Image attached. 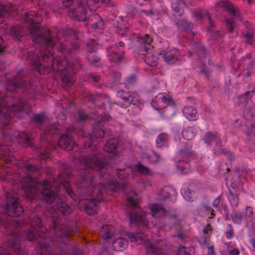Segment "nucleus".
Masks as SVG:
<instances>
[{"mask_svg":"<svg viewBox=\"0 0 255 255\" xmlns=\"http://www.w3.org/2000/svg\"><path fill=\"white\" fill-rule=\"evenodd\" d=\"M27 100H34L40 95L38 78L33 76L26 70L12 71L0 76V157L7 164H12V171L6 170L0 177L3 190L0 195L4 196V191L11 193L38 178L39 168L32 164H21L15 160L11 147L15 140L23 147H31L36 150V153L41 160L50 159L51 152L57 143L66 150H73L75 142L71 135L65 133L59 136L61 128L58 124H47L44 112L31 118L32 122L38 127L40 145L33 141V136L26 132L15 131L12 134L7 131L15 117L20 118L29 115L32 111L31 105L24 101L19 94Z\"/></svg>","mask_w":255,"mask_h":255,"instance_id":"f257e3e1","label":"nucleus"},{"mask_svg":"<svg viewBox=\"0 0 255 255\" xmlns=\"http://www.w3.org/2000/svg\"><path fill=\"white\" fill-rule=\"evenodd\" d=\"M78 117L80 122L92 119L95 121L96 125L93 127L92 134H86L81 122H78L79 128L73 129V133H77L79 142L83 144V148H79L75 143L74 150L77 152L74 155L73 161L74 166L82 168L85 170L92 172L101 176L107 174V178L115 181H126L127 180L135 179L136 175L139 179L136 182L142 186L141 191L144 188L151 185L152 173L149 168L143 165L141 162L136 164L128 163L127 157L119 153L109 155L104 153L103 149L94 144L95 138L104 136L109 138L105 144L104 149L108 153L115 151L119 140L114 136L113 127L106 128L105 124H111V118L108 113L100 115L99 113L88 114L82 110L78 112Z\"/></svg>","mask_w":255,"mask_h":255,"instance_id":"f03ea898","label":"nucleus"},{"mask_svg":"<svg viewBox=\"0 0 255 255\" xmlns=\"http://www.w3.org/2000/svg\"><path fill=\"white\" fill-rule=\"evenodd\" d=\"M39 16L35 11L23 14V18L31 26L28 34L32 39L34 50H24L20 53L25 64L32 71L40 74L56 72L60 76L62 85L65 88L73 86L76 80V72L82 68L79 63V36L71 29L55 28L56 37L47 27L34 25Z\"/></svg>","mask_w":255,"mask_h":255,"instance_id":"7ed1b4c3","label":"nucleus"},{"mask_svg":"<svg viewBox=\"0 0 255 255\" xmlns=\"http://www.w3.org/2000/svg\"><path fill=\"white\" fill-rule=\"evenodd\" d=\"M69 14L74 20L86 22L87 32L92 33L96 39H90L84 46V50L90 54L102 48V42L108 41L107 36L103 33L105 23L103 19L97 13H91L85 5L83 0L78 2L77 6L69 10Z\"/></svg>","mask_w":255,"mask_h":255,"instance_id":"20e7f679","label":"nucleus"},{"mask_svg":"<svg viewBox=\"0 0 255 255\" xmlns=\"http://www.w3.org/2000/svg\"><path fill=\"white\" fill-rule=\"evenodd\" d=\"M127 236L131 242H134L137 245L148 244L149 249H147L146 255H168L161 253L160 250L154 245L148 241L146 235L140 232L126 233ZM176 255H191L187 251L184 246H180L178 249V252Z\"/></svg>","mask_w":255,"mask_h":255,"instance_id":"39448f33","label":"nucleus"},{"mask_svg":"<svg viewBox=\"0 0 255 255\" xmlns=\"http://www.w3.org/2000/svg\"><path fill=\"white\" fill-rule=\"evenodd\" d=\"M216 6L218 9L226 10L229 14L232 16L231 19H226L225 27L226 29L232 33V37H237L238 36V32L234 31V19L241 20L238 8L236 7L232 3L225 0L218 2L216 4Z\"/></svg>","mask_w":255,"mask_h":255,"instance_id":"423d86ee","label":"nucleus"},{"mask_svg":"<svg viewBox=\"0 0 255 255\" xmlns=\"http://www.w3.org/2000/svg\"><path fill=\"white\" fill-rule=\"evenodd\" d=\"M152 107L159 113L168 112L170 110L172 113H168V117H173L176 113V105L169 96L166 93L158 94L152 100Z\"/></svg>","mask_w":255,"mask_h":255,"instance_id":"0eeeda50","label":"nucleus"},{"mask_svg":"<svg viewBox=\"0 0 255 255\" xmlns=\"http://www.w3.org/2000/svg\"><path fill=\"white\" fill-rule=\"evenodd\" d=\"M151 38L150 36L145 34L144 37H141L139 39L140 43V52L143 55L144 62L151 67H154L157 65L158 58L152 53L153 46L151 45Z\"/></svg>","mask_w":255,"mask_h":255,"instance_id":"6e6552de","label":"nucleus"},{"mask_svg":"<svg viewBox=\"0 0 255 255\" xmlns=\"http://www.w3.org/2000/svg\"><path fill=\"white\" fill-rule=\"evenodd\" d=\"M193 155V152L189 148H185L180 150L175 156L174 160L176 167L182 173L187 174L192 170L188 160Z\"/></svg>","mask_w":255,"mask_h":255,"instance_id":"1a4fd4ad","label":"nucleus"},{"mask_svg":"<svg viewBox=\"0 0 255 255\" xmlns=\"http://www.w3.org/2000/svg\"><path fill=\"white\" fill-rule=\"evenodd\" d=\"M117 96L120 99L118 102V105L123 108L128 107L131 104L133 107L137 108L138 110L141 108V103L136 92L131 93L123 91H118Z\"/></svg>","mask_w":255,"mask_h":255,"instance_id":"9d476101","label":"nucleus"},{"mask_svg":"<svg viewBox=\"0 0 255 255\" xmlns=\"http://www.w3.org/2000/svg\"><path fill=\"white\" fill-rule=\"evenodd\" d=\"M193 17L196 19L197 21L206 19L209 22L211 29H209L211 36L216 39L217 41L220 42V39L222 38L223 35V30H215L213 29L214 26L212 20L209 15L208 12L205 9H199L197 10L193 14Z\"/></svg>","mask_w":255,"mask_h":255,"instance_id":"9b49d317","label":"nucleus"},{"mask_svg":"<svg viewBox=\"0 0 255 255\" xmlns=\"http://www.w3.org/2000/svg\"><path fill=\"white\" fill-rule=\"evenodd\" d=\"M204 142L212 150L218 153H223L222 143L219 134L215 132L207 131L203 137Z\"/></svg>","mask_w":255,"mask_h":255,"instance_id":"f8f14e48","label":"nucleus"},{"mask_svg":"<svg viewBox=\"0 0 255 255\" xmlns=\"http://www.w3.org/2000/svg\"><path fill=\"white\" fill-rule=\"evenodd\" d=\"M204 142L212 150L218 153H223L222 143L219 134L215 132L207 131L203 137Z\"/></svg>","mask_w":255,"mask_h":255,"instance_id":"ddd939ff","label":"nucleus"},{"mask_svg":"<svg viewBox=\"0 0 255 255\" xmlns=\"http://www.w3.org/2000/svg\"><path fill=\"white\" fill-rule=\"evenodd\" d=\"M124 43L121 41L107 48V56L111 62L118 63L124 56Z\"/></svg>","mask_w":255,"mask_h":255,"instance_id":"4468645a","label":"nucleus"},{"mask_svg":"<svg viewBox=\"0 0 255 255\" xmlns=\"http://www.w3.org/2000/svg\"><path fill=\"white\" fill-rule=\"evenodd\" d=\"M109 23L111 25L113 31L118 35L123 37L127 34L128 27L126 18L121 16L115 17L114 18L109 19Z\"/></svg>","mask_w":255,"mask_h":255,"instance_id":"2eb2a0df","label":"nucleus"},{"mask_svg":"<svg viewBox=\"0 0 255 255\" xmlns=\"http://www.w3.org/2000/svg\"><path fill=\"white\" fill-rule=\"evenodd\" d=\"M199 50L197 53L198 60L202 63L200 73L207 74L206 64L210 61V55L207 53L205 48L201 45L198 44Z\"/></svg>","mask_w":255,"mask_h":255,"instance_id":"dca6fc26","label":"nucleus"},{"mask_svg":"<svg viewBox=\"0 0 255 255\" xmlns=\"http://www.w3.org/2000/svg\"><path fill=\"white\" fill-rule=\"evenodd\" d=\"M162 57L166 63L170 65L176 64L181 59L180 51L176 48L165 52Z\"/></svg>","mask_w":255,"mask_h":255,"instance_id":"f3484780","label":"nucleus"},{"mask_svg":"<svg viewBox=\"0 0 255 255\" xmlns=\"http://www.w3.org/2000/svg\"><path fill=\"white\" fill-rule=\"evenodd\" d=\"M88 100L96 104L98 102L102 103V105L98 106V108L100 110H102L108 105L109 107L111 106V101L110 97L102 93H98L96 95L90 94Z\"/></svg>","mask_w":255,"mask_h":255,"instance_id":"a211bd4d","label":"nucleus"},{"mask_svg":"<svg viewBox=\"0 0 255 255\" xmlns=\"http://www.w3.org/2000/svg\"><path fill=\"white\" fill-rule=\"evenodd\" d=\"M176 191L170 186H165L157 195L155 198L159 201H162L167 198L173 200L176 195Z\"/></svg>","mask_w":255,"mask_h":255,"instance_id":"6ab92c4d","label":"nucleus"},{"mask_svg":"<svg viewBox=\"0 0 255 255\" xmlns=\"http://www.w3.org/2000/svg\"><path fill=\"white\" fill-rule=\"evenodd\" d=\"M140 157L142 162L147 163H156L160 159L159 155L150 149L143 152L140 155Z\"/></svg>","mask_w":255,"mask_h":255,"instance_id":"aec40b11","label":"nucleus"},{"mask_svg":"<svg viewBox=\"0 0 255 255\" xmlns=\"http://www.w3.org/2000/svg\"><path fill=\"white\" fill-rule=\"evenodd\" d=\"M200 130L199 127L194 126L192 124H190L189 126L184 127L182 135L184 139L190 140L192 139L197 132Z\"/></svg>","mask_w":255,"mask_h":255,"instance_id":"412c9836","label":"nucleus"},{"mask_svg":"<svg viewBox=\"0 0 255 255\" xmlns=\"http://www.w3.org/2000/svg\"><path fill=\"white\" fill-rule=\"evenodd\" d=\"M83 2H85V5L91 12L97 10L101 3H104L108 6L112 5L110 0H86Z\"/></svg>","mask_w":255,"mask_h":255,"instance_id":"4be33fe9","label":"nucleus"},{"mask_svg":"<svg viewBox=\"0 0 255 255\" xmlns=\"http://www.w3.org/2000/svg\"><path fill=\"white\" fill-rule=\"evenodd\" d=\"M185 6V0H172L171 6L175 16L181 15L183 12V7Z\"/></svg>","mask_w":255,"mask_h":255,"instance_id":"5701e85b","label":"nucleus"},{"mask_svg":"<svg viewBox=\"0 0 255 255\" xmlns=\"http://www.w3.org/2000/svg\"><path fill=\"white\" fill-rule=\"evenodd\" d=\"M115 232V228L111 225H104L100 229V234L103 239H110Z\"/></svg>","mask_w":255,"mask_h":255,"instance_id":"b1692460","label":"nucleus"},{"mask_svg":"<svg viewBox=\"0 0 255 255\" xmlns=\"http://www.w3.org/2000/svg\"><path fill=\"white\" fill-rule=\"evenodd\" d=\"M183 114L189 121H195L198 117L197 110L192 106H186L183 109Z\"/></svg>","mask_w":255,"mask_h":255,"instance_id":"393cba45","label":"nucleus"},{"mask_svg":"<svg viewBox=\"0 0 255 255\" xmlns=\"http://www.w3.org/2000/svg\"><path fill=\"white\" fill-rule=\"evenodd\" d=\"M9 34L12 35L17 41L21 42L22 41V38L24 36L23 27L20 25L11 26L9 30Z\"/></svg>","mask_w":255,"mask_h":255,"instance_id":"a878e982","label":"nucleus"},{"mask_svg":"<svg viewBox=\"0 0 255 255\" xmlns=\"http://www.w3.org/2000/svg\"><path fill=\"white\" fill-rule=\"evenodd\" d=\"M128 246V241L123 238L117 239L113 243V248L117 251H123L127 248Z\"/></svg>","mask_w":255,"mask_h":255,"instance_id":"bb28decb","label":"nucleus"},{"mask_svg":"<svg viewBox=\"0 0 255 255\" xmlns=\"http://www.w3.org/2000/svg\"><path fill=\"white\" fill-rule=\"evenodd\" d=\"M194 192L186 186H183L181 189V194L185 200L191 201L193 200Z\"/></svg>","mask_w":255,"mask_h":255,"instance_id":"cd10ccee","label":"nucleus"},{"mask_svg":"<svg viewBox=\"0 0 255 255\" xmlns=\"http://www.w3.org/2000/svg\"><path fill=\"white\" fill-rule=\"evenodd\" d=\"M9 5H5V4H2L0 5V23H1L3 20V17L5 14H10V11L9 9V7L13 6L17 4V3L14 1L10 2Z\"/></svg>","mask_w":255,"mask_h":255,"instance_id":"c85d7f7f","label":"nucleus"},{"mask_svg":"<svg viewBox=\"0 0 255 255\" xmlns=\"http://www.w3.org/2000/svg\"><path fill=\"white\" fill-rule=\"evenodd\" d=\"M86 58L93 66H102L103 65V62L101 59L96 54H93L92 56L88 54Z\"/></svg>","mask_w":255,"mask_h":255,"instance_id":"c756f323","label":"nucleus"},{"mask_svg":"<svg viewBox=\"0 0 255 255\" xmlns=\"http://www.w3.org/2000/svg\"><path fill=\"white\" fill-rule=\"evenodd\" d=\"M204 235H203V243L205 245H208V238L212 234V228L209 224H208L203 229Z\"/></svg>","mask_w":255,"mask_h":255,"instance_id":"7c9ffc66","label":"nucleus"},{"mask_svg":"<svg viewBox=\"0 0 255 255\" xmlns=\"http://www.w3.org/2000/svg\"><path fill=\"white\" fill-rule=\"evenodd\" d=\"M176 25L180 30H188L191 28L190 23L185 19L178 20L176 22Z\"/></svg>","mask_w":255,"mask_h":255,"instance_id":"2f4dec72","label":"nucleus"},{"mask_svg":"<svg viewBox=\"0 0 255 255\" xmlns=\"http://www.w3.org/2000/svg\"><path fill=\"white\" fill-rule=\"evenodd\" d=\"M168 136L165 133L159 134L156 138V146L158 148L164 145L168 140Z\"/></svg>","mask_w":255,"mask_h":255,"instance_id":"473e14b6","label":"nucleus"},{"mask_svg":"<svg viewBox=\"0 0 255 255\" xmlns=\"http://www.w3.org/2000/svg\"><path fill=\"white\" fill-rule=\"evenodd\" d=\"M89 79L92 81L94 84L97 86L100 87L104 83L105 80L103 79V77L102 76H94L93 74H90L89 75Z\"/></svg>","mask_w":255,"mask_h":255,"instance_id":"72a5a7b5","label":"nucleus"},{"mask_svg":"<svg viewBox=\"0 0 255 255\" xmlns=\"http://www.w3.org/2000/svg\"><path fill=\"white\" fill-rule=\"evenodd\" d=\"M111 77L110 80L111 87L113 85H116L119 83L120 78L121 77V74L118 71H112L111 73Z\"/></svg>","mask_w":255,"mask_h":255,"instance_id":"f704fd0d","label":"nucleus"},{"mask_svg":"<svg viewBox=\"0 0 255 255\" xmlns=\"http://www.w3.org/2000/svg\"><path fill=\"white\" fill-rule=\"evenodd\" d=\"M243 37L247 43H250L253 41L254 38V32L252 29H248L245 33H243Z\"/></svg>","mask_w":255,"mask_h":255,"instance_id":"c9c22d12","label":"nucleus"},{"mask_svg":"<svg viewBox=\"0 0 255 255\" xmlns=\"http://www.w3.org/2000/svg\"><path fill=\"white\" fill-rule=\"evenodd\" d=\"M136 82V79L134 74H132L128 77H127L125 81V84L127 86H132Z\"/></svg>","mask_w":255,"mask_h":255,"instance_id":"e433bc0d","label":"nucleus"},{"mask_svg":"<svg viewBox=\"0 0 255 255\" xmlns=\"http://www.w3.org/2000/svg\"><path fill=\"white\" fill-rule=\"evenodd\" d=\"M255 113V109H248L246 113L244 114V116L247 120L251 121L254 117Z\"/></svg>","mask_w":255,"mask_h":255,"instance_id":"4c0bfd02","label":"nucleus"},{"mask_svg":"<svg viewBox=\"0 0 255 255\" xmlns=\"http://www.w3.org/2000/svg\"><path fill=\"white\" fill-rule=\"evenodd\" d=\"M230 202L232 206L237 207L239 204V199L237 195L231 194V197L229 199Z\"/></svg>","mask_w":255,"mask_h":255,"instance_id":"58836bf2","label":"nucleus"},{"mask_svg":"<svg viewBox=\"0 0 255 255\" xmlns=\"http://www.w3.org/2000/svg\"><path fill=\"white\" fill-rule=\"evenodd\" d=\"M208 167L209 166L207 165H206V166L202 165L201 161H199L197 164V169L199 172L205 171Z\"/></svg>","mask_w":255,"mask_h":255,"instance_id":"ea45409f","label":"nucleus"},{"mask_svg":"<svg viewBox=\"0 0 255 255\" xmlns=\"http://www.w3.org/2000/svg\"><path fill=\"white\" fill-rule=\"evenodd\" d=\"M60 1L62 3V6L66 8L68 7L73 3L72 0H60Z\"/></svg>","mask_w":255,"mask_h":255,"instance_id":"a19ab883","label":"nucleus"},{"mask_svg":"<svg viewBox=\"0 0 255 255\" xmlns=\"http://www.w3.org/2000/svg\"><path fill=\"white\" fill-rule=\"evenodd\" d=\"M221 199L219 196L217 197L212 202L213 206L216 209H218Z\"/></svg>","mask_w":255,"mask_h":255,"instance_id":"79ce46f5","label":"nucleus"},{"mask_svg":"<svg viewBox=\"0 0 255 255\" xmlns=\"http://www.w3.org/2000/svg\"><path fill=\"white\" fill-rule=\"evenodd\" d=\"M234 222L240 221L243 219V215L241 214H236L232 217Z\"/></svg>","mask_w":255,"mask_h":255,"instance_id":"37998d69","label":"nucleus"},{"mask_svg":"<svg viewBox=\"0 0 255 255\" xmlns=\"http://www.w3.org/2000/svg\"><path fill=\"white\" fill-rule=\"evenodd\" d=\"M239 251L236 248H234L230 250L229 254V255H239Z\"/></svg>","mask_w":255,"mask_h":255,"instance_id":"c03bdc74","label":"nucleus"},{"mask_svg":"<svg viewBox=\"0 0 255 255\" xmlns=\"http://www.w3.org/2000/svg\"><path fill=\"white\" fill-rule=\"evenodd\" d=\"M253 209L251 207H247L246 208V215L248 217H251L253 215Z\"/></svg>","mask_w":255,"mask_h":255,"instance_id":"a18cd8bd","label":"nucleus"},{"mask_svg":"<svg viewBox=\"0 0 255 255\" xmlns=\"http://www.w3.org/2000/svg\"><path fill=\"white\" fill-rule=\"evenodd\" d=\"M225 235L228 239H231L233 236L232 230L230 229L229 231H227L225 233Z\"/></svg>","mask_w":255,"mask_h":255,"instance_id":"49530a36","label":"nucleus"},{"mask_svg":"<svg viewBox=\"0 0 255 255\" xmlns=\"http://www.w3.org/2000/svg\"><path fill=\"white\" fill-rule=\"evenodd\" d=\"M255 93V87L254 88V89L252 90V91H248V92H246L245 93V95L246 96H247L248 98H249V97H251L253 94H254Z\"/></svg>","mask_w":255,"mask_h":255,"instance_id":"de8ad7c7","label":"nucleus"},{"mask_svg":"<svg viewBox=\"0 0 255 255\" xmlns=\"http://www.w3.org/2000/svg\"><path fill=\"white\" fill-rule=\"evenodd\" d=\"M135 2L139 5L145 4L148 2V0H136Z\"/></svg>","mask_w":255,"mask_h":255,"instance_id":"09e8293b","label":"nucleus"},{"mask_svg":"<svg viewBox=\"0 0 255 255\" xmlns=\"http://www.w3.org/2000/svg\"><path fill=\"white\" fill-rule=\"evenodd\" d=\"M207 255H214V248L212 246L208 247V253Z\"/></svg>","mask_w":255,"mask_h":255,"instance_id":"8fccbe9b","label":"nucleus"},{"mask_svg":"<svg viewBox=\"0 0 255 255\" xmlns=\"http://www.w3.org/2000/svg\"><path fill=\"white\" fill-rule=\"evenodd\" d=\"M3 42L2 39L0 37V53L2 54L4 51V47L2 45Z\"/></svg>","mask_w":255,"mask_h":255,"instance_id":"3c124183","label":"nucleus"},{"mask_svg":"<svg viewBox=\"0 0 255 255\" xmlns=\"http://www.w3.org/2000/svg\"><path fill=\"white\" fill-rule=\"evenodd\" d=\"M226 155H228L231 160H232L234 158V154L231 152H227L225 153Z\"/></svg>","mask_w":255,"mask_h":255,"instance_id":"603ef678","label":"nucleus"},{"mask_svg":"<svg viewBox=\"0 0 255 255\" xmlns=\"http://www.w3.org/2000/svg\"><path fill=\"white\" fill-rule=\"evenodd\" d=\"M250 73H251L250 71H248V72L244 75V77L245 78L248 77L250 75Z\"/></svg>","mask_w":255,"mask_h":255,"instance_id":"864d4df0","label":"nucleus"},{"mask_svg":"<svg viewBox=\"0 0 255 255\" xmlns=\"http://www.w3.org/2000/svg\"><path fill=\"white\" fill-rule=\"evenodd\" d=\"M254 242V240L253 239H252L251 241V243L253 244V246L254 247H255Z\"/></svg>","mask_w":255,"mask_h":255,"instance_id":"5fc2aeb1","label":"nucleus"},{"mask_svg":"<svg viewBox=\"0 0 255 255\" xmlns=\"http://www.w3.org/2000/svg\"><path fill=\"white\" fill-rule=\"evenodd\" d=\"M248 3L250 4L252 3V0H247Z\"/></svg>","mask_w":255,"mask_h":255,"instance_id":"6e6d98bb","label":"nucleus"},{"mask_svg":"<svg viewBox=\"0 0 255 255\" xmlns=\"http://www.w3.org/2000/svg\"><path fill=\"white\" fill-rule=\"evenodd\" d=\"M22 2V0H20V2H18L17 4H20Z\"/></svg>","mask_w":255,"mask_h":255,"instance_id":"4d7b16f0","label":"nucleus"},{"mask_svg":"<svg viewBox=\"0 0 255 255\" xmlns=\"http://www.w3.org/2000/svg\"><path fill=\"white\" fill-rule=\"evenodd\" d=\"M253 127L255 128V123L253 124Z\"/></svg>","mask_w":255,"mask_h":255,"instance_id":"13d9d810","label":"nucleus"},{"mask_svg":"<svg viewBox=\"0 0 255 255\" xmlns=\"http://www.w3.org/2000/svg\"><path fill=\"white\" fill-rule=\"evenodd\" d=\"M33 208V207L32 206L31 208H28V210H31V208Z\"/></svg>","mask_w":255,"mask_h":255,"instance_id":"bf43d9fd","label":"nucleus"},{"mask_svg":"<svg viewBox=\"0 0 255 255\" xmlns=\"http://www.w3.org/2000/svg\"><path fill=\"white\" fill-rule=\"evenodd\" d=\"M247 135V137H248V136H250V135H249L248 133H247V135Z\"/></svg>","mask_w":255,"mask_h":255,"instance_id":"052dcab7","label":"nucleus"},{"mask_svg":"<svg viewBox=\"0 0 255 255\" xmlns=\"http://www.w3.org/2000/svg\"><path fill=\"white\" fill-rule=\"evenodd\" d=\"M211 215H214V214H213V213L212 212V213H211Z\"/></svg>","mask_w":255,"mask_h":255,"instance_id":"680f3d73","label":"nucleus"},{"mask_svg":"<svg viewBox=\"0 0 255 255\" xmlns=\"http://www.w3.org/2000/svg\"><path fill=\"white\" fill-rule=\"evenodd\" d=\"M67 131H70V129L68 128V129H67Z\"/></svg>","mask_w":255,"mask_h":255,"instance_id":"e2e57ef3","label":"nucleus"}]
</instances>
